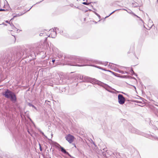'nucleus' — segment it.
<instances>
[{"mask_svg":"<svg viewBox=\"0 0 158 158\" xmlns=\"http://www.w3.org/2000/svg\"><path fill=\"white\" fill-rule=\"evenodd\" d=\"M2 95L6 98L10 99L13 102H15L17 101L16 96L15 94L8 89L3 92Z\"/></svg>","mask_w":158,"mask_h":158,"instance_id":"nucleus-1","label":"nucleus"},{"mask_svg":"<svg viewBox=\"0 0 158 158\" xmlns=\"http://www.w3.org/2000/svg\"><path fill=\"white\" fill-rule=\"evenodd\" d=\"M126 100L123 96L121 94L118 95V101L120 105H123L124 103Z\"/></svg>","mask_w":158,"mask_h":158,"instance_id":"nucleus-2","label":"nucleus"},{"mask_svg":"<svg viewBox=\"0 0 158 158\" xmlns=\"http://www.w3.org/2000/svg\"><path fill=\"white\" fill-rule=\"evenodd\" d=\"M93 81L94 82L93 84H97L98 85L101 86L103 88H104L105 85H107L108 86V85L105 84L100 81L97 80L95 79H93Z\"/></svg>","mask_w":158,"mask_h":158,"instance_id":"nucleus-3","label":"nucleus"},{"mask_svg":"<svg viewBox=\"0 0 158 158\" xmlns=\"http://www.w3.org/2000/svg\"><path fill=\"white\" fill-rule=\"evenodd\" d=\"M93 79H95V78H92L89 77L87 76H85L84 77V82H90V83H92L93 84L94 83L93 81Z\"/></svg>","mask_w":158,"mask_h":158,"instance_id":"nucleus-4","label":"nucleus"},{"mask_svg":"<svg viewBox=\"0 0 158 158\" xmlns=\"http://www.w3.org/2000/svg\"><path fill=\"white\" fill-rule=\"evenodd\" d=\"M66 139L70 143H72L74 140V137L73 136L69 134L65 137Z\"/></svg>","mask_w":158,"mask_h":158,"instance_id":"nucleus-5","label":"nucleus"},{"mask_svg":"<svg viewBox=\"0 0 158 158\" xmlns=\"http://www.w3.org/2000/svg\"><path fill=\"white\" fill-rule=\"evenodd\" d=\"M129 131L132 133L139 134H140L139 131L137 129L133 127H131Z\"/></svg>","mask_w":158,"mask_h":158,"instance_id":"nucleus-6","label":"nucleus"},{"mask_svg":"<svg viewBox=\"0 0 158 158\" xmlns=\"http://www.w3.org/2000/svg\"><path fill=\"white\" fill-rule=\"evenodd\" d=\"M59 148L60 149L61 151V152H63L64 154L67 155L69 156H71L70 155L68 152H67L65 149L63 147L60 146V145H59Z\"/></svg>","mask_w":158,"mask_h":158,"instance_id":"nucleus-7","label":"nucleus"},{"mask_svg":"<svg viewBox=\"0 0 158 158\" xmlns=\"http://www.w3.org/2000/svg\"><path fill=\"white\" fill-rule=\"evenodd\" d=\"M56 29L57 30H59V28H58L57 27H55L54 29H53V33L54 34L52 35V33L51 35V34L49 36H51V37L52 38H55V37L56 36Z\"/></svg>","mask_w":158,"mask_h":158,"instance_id":"nucleus-8","label":"nucleus"},{"mask_svg":"<svg viewBox=\"0 0 158 158\" xmlns=\"http://www.w3.org/2000/svg\"><path fill=\"white\" fill-rule=\"evenodd\" d=\"M104 88L106 90H107L108 91H109L110 92H111V93H114V92L113 91H110L109 90V89H113V90H114L116 91V90L115 89H114L113 88H112L111 87L109 86L108 85V86H107V85H105V86Z\"/></svg>","mask_w":158,"mask_h":158,"instance_id":"nucleus-9","label":"nucleus"},{"mask_svg":"<svg viewBox=\"0 0 158 158\" xmlns=\"http://www.w3.org/2000/svg\"><path fill=\"white\" fill-rule=\"evenodd\" d=\"M124 10H126L127 11V12L129 13L130 14H131V15H133L134 16H136L137 18L140 19V20H142L139 17V16H137V15H136L131 10H126L125 9H124Z\"/></svg>","mask_w":158,"mask_h":158,"instance_id":"nucleus-10","label":"nucleus"},{"mask_svg":"<svg viewBox=\"0 0 158 158\" xmlns=\"http://www.w3.org/2000/svg\"><path fill=\"white\" fill-rule=\"evenodd\" d=\"M130 72L131 73V74L132 75H135V76H137V75L136 73H135L133 71L132 68H131Z\"/></svg>","mask_w":158,"mask_h":158,"instance_id":"nucleus-11","label":"nucleus"},{"mask_svg":"<svg viewBox=\"0 0 158 158\" xmlns=\"http://www.w3.org/2000/svg\"><path fill=\"white\" fill-rule=\"evenodd\" d=\"M27 105L29 106H31V107H33V108H34L35 109H36V107L34 105H33L31 103H27Z\"/></svg>","mask_w":158,"mask_h":158,"instance_id":"nucleus-12","label":"nucleus"},{"mask_svg":"<svg viewBox=\"0 0 158 158\" xmlns=\"http://www.w3.org/2000/svg\"><path fill=\"white\" fill-rule=\"evenodd\" d=\"M23 15V14H17L16 15H13V18H12L10 20V21L12 20H13V18H15V17H16L17 16H19L21 15Z\"/></svg>","mask_w":158,"mask_h":158,"instance_id":"nucleus-13","label":"nucleus"},{"mask_svg":"<svg viewBox=\"0 0 158 158\" xmlns=\"http://www.w3.org/2000/svg\"><path fill=\"white\" fill-rule=\"evenodd\" d=\"M78 78L80 79V80H82L83 79H84L83 76L82 75H80L79 76H78Z\"/></svg>","mask_w":158,"mask_h":158,"instance_id":"nucleus-14","label":"nucleus"},{"mask_svg":"<svg viewBox=\"0 0 158 158\" xmlns=\"http://www.w3.org/2000/svg\"><path fill=\"white\" fill-rule=\"evenodd\" d=\"M93 12L98 17L99 19H100V15L98 14L97 13H96V12H95V11H93Z\"/></svg>","mask_w":158,"mask_h":158,"instance_id":"nucleus-15","label":"nucleus"},{"mask_svg":"<svg viewBox=\"0 0 158 158\" xmlns=\"http://www.w3.org/2000/svg\"><path fill=\"white\" fill-rule=\"evenodd\" d=\"M12 24V23H11ZM10 26H11L12 28L13 29H14V28H15V29H16V28L13 25V24H10Z\"/></svg>","mask_w":158,"mask_h":158,"instance_id":"nucleus-16","label":"nucleus"},{"mask_svg":"<svg viewBox=\"0 0 158 158\" xmlns=\"http://www.w3.org/2000/svg\"><path fill=\"white\" fill-rule=\"evenodd\" d=\"M133 4L134 7H137L138 6V4L137 3H133Z\"/></svg>","mask_w":158,"mask_h":158,"instance_id":"nucleus-17","label":"nucleus"},{"mask_svg":"<svg viewBox=\"0 0 158 158\" xmlns=\"http://www.w3.org/2000/svg\"><path fill=\"white\" fill-rule=\"evenodd\" d=\"M115 11V10H114V11H113V12H112L111 13L110 15H109L108 16H106L105 18H106L107 17H108L110 15H111Z\"/></svg>","mask_w":158,"mask_h":158,"instance_id":"nucleus-18","label":"nucleus"},{"mask_svg":"<svg viewBox=\"0 0 158 158\" xmlns=\"http://www.w3.org/2000/svg\"><path fill=\"white\" fill-rule=\"evenodd\" d=\"M82 4L84 5H88L89 4V3H87L86 2H84L82 3Z\"/></svg>","mask_w":158,"mask_h":158,"instance_id":"nucleus-19","label":"nucleus"},{"mask_svg":"<svg viewBox=\"0 0 158 158\" xmlns=\"http://www.w3.org/2000/svg\"><path fill=\"white\" fill-rule=\"evenodd\" d=\"M97 68H98V69H99L103 70H106L105 69H103L102 68V67H100V66H99L97 67Z\"/></svg>","mask_w":158,"mask_h":158,"instance_id":"nucleus-20","label":"nucleus"},{"mask_svg":"<svg viewBox=\"0 0 158 158\" xmlns=\"http://www.w3.org/2000/svg\"><path fill=\"white\" fill-rule=\"evenodd\" d=\"M118 72H119V73H121L122 74H124V72L123 71H122L119 70L118 71Z\"/></svg>","mask_w":158,"mask_h":158,"instance_id":"nucleus-21","label":"nucleus"},{"mask_svg":"<svg viewBox=\"0 0 158 158\" xmlns=\"http://www.w3.org/2000/svg\"><path fill=\"white\" fill-rule=\"evenodd\" d=\"M6 10H5V9H0V11H6Z\"/></svg>","mask_w":158,"mask_h":158,"instance_id":"nucleus-22","label":"nucleus"},{"mask_svg":"<svg viewBox=\"0 0 158 158\" xmlns=\"http://www.w3.org/2000/svg\"><path fill=\"white\" fill-rule=\"evenodd\" d=\"M40 133L43 135L44 136H45V135H44V133L42 131H40Z\"/></svg>","mask_w":158,"mask_h":158,"instance_id":"nucleus-23","label":"nucleus"},{"mask_svg":"<svg viewBox=\"0 0 158 158\" xmlns=\"http://www.w3.org/2000/svg\"><path fill=\"white\" fill-rule=\"evenodd\" d=\"M91 66H94V67H96L97 68V67L98 66L97 65H91Z\"/></svg>","mask_w":158,"mask_h":158,"instance_id":"nucleus-24","label":"nucleus"},{"mask_svg":"<svg viewBox=\"0 0 158 158\" xmlns=\"http://www.w3.org/2000/svg\"><path fill=\"white\" fill-rule=\"evenodd\" d=\"M85 61V60L83 59H82V60H81V61H80V62H84Z\"/></svg>","mask_w":158,"mask_h":158,"instance_id":"nucleus-25","label":"nucleus"},{"mask_svg":"<svg viewBox=\"0 0 158 158\" xmlns=\"http://www.w3.org/2000/svg\"><path fill=\"white\" fill-rule=\"evenodd\" d=\"M42 1H40V2H37V3H36V4H39V3H40V2H42Z\"/></svg>","mask_w":158,"mask_h":158,"instance_id":"nucleus-26","label":"nucleus"},{"mask_svg":"<svg viewBox=\"0 0 158 158\" xmlns=\"http://www.w3.org/2000/svg\"><path fill=\"white\" fill-rule=\"evenodd\" d=\"M55 61V60H52V62L54 63V62Z\"/></svg>","mask_w":158,"mask_h":158,"instance_id":"nucleus-27","label":"nucleus"},{"mask_svg":"<svg viewBox=\"0 0 158 158\" xmlns=\"http://www.w3.org/2000/svg\"><path fill=\"white\" fill-rule=\"evenodd\" d=\"M42 35H43V33H41L40 34V36H42Z\"/></svg>","mask_w":158,"mask_h":158,"instance_id":"nucleus-28","label":"nucleus"},{"mask_svg":"<svg viewBox=\"0 0 158 158\" xmlns=\"http://www.w3.org/2000/svg\"><path fill=\"white\" fill-rule=\"evenodd\" d=\"M135 102H136L137 103H139V102H139V101H135Z\"/></svg>","mask_w":158,"mask_h":158,"instance_id":"nucleus-29","label":"nucleus"},{"mask_svg":"<svg viewBox=\"0 0 158 158\" xmlns=\"http://www.w3.org/2000/svg\"><path fill=\"white\" fill-rule=\"evenodd\" d=\"M153 26H154V27H155V26H154V24H153V25H152V26H151V28H152V27H153Z\"/></svg>","mask_w":158,"mask_h":158,"instance_id":"nucleus-30","label":"nucleus"},{"mask_svg":"<svg viewBox=\"0 0 158 158\" xmlns=\"http://www.w3.org/2000/svg\"><path fill=\"white\" fill-rule=\"evenodd\" d=\"M8 21H7V20H6V23H8Z\"/></svg>","mask_w":158,"mask_h":158,"instance_id":"nucleus-31","label":"nucleus"},{"mask_svg":"<svg viewBox=\"0 0 158 158\" xmlns=\"http://www.w3.org/2000/svg\"><path fill=\"white\" fill-rule=\"evenodd\" d=\"M63 33V31H62L61 32H60V34H61L62 35V33Z\"/></svg>","mask_w":158,"mask_h":158,"instance_id":"nucleus-32","label":"nucleus"},{"mask_svg":"<svg viewBox=\"0 0 158 158\" xmlns=\"http://www.w3.org/2000/svg\"><path fill=\"white\" fill-rule=\"evenodd\" d=\"M132 78L135 80H136V78L134 77H133Z\"/></svg>","mask_w":158,"mask_h":158,"instance_id":"nucleus-33","label":"nucleus"},{"mask_svg":"<svg viewBox=\"0 0 158 158\" xmlns=\"http://www.w3.org/2000/svg\"><path fill=\"white\" fill-rule=\"evenodd\" d=\"M149 21H150V22L151 21L152 22V20H151L150 19H149Z\"/></svg>","mask_w":158,"mask_h":158,"instance_id":"nucleus-34","label":"nucleus"},{"mask_svg":"<svg viewBox=\"0 0 158 158\" xmlns=\"http://www.w3.org/2000/svg\"><path fill=\"white\" fill-rule=\"evenodd\" d=\"M32 6H32L31 8H30L29 9V10H30L31 9V8H32Z\"/></svg>","mask_w":158,"mask_h":158,"instance_id":"nucleus-35","label":"nucleus"},{"mask_svg":"<svg viewBox=\"0 0 158 158\" xmlns=\"http://www.w3.org/2000/svg\"><path fill=\"white\" fill-rule=\"evenodd\" d=\"M40 151H41V150H42L40 148Z\"/></svg>","mask_w":158,"mask_h":158,"instance_id":"nucleus-36","label":"nucleus"},{"mask_svg":"<svg viewBox=\"0 0 158 158\" xmlns=\"http://www.w3.org/2000/svg\"><path fill=\"white\" fill-rule=\"evenodd\" d=\"M6 1V3H7V2Z\"/></svg>","mask_w":158,"mask_h":158,"instance_id":"nucleus-37","label":"nucleus"},{"mask_svg":"<svg viewBox=\"0 0 158 158\" xmlns=\"http://www.w3.org/2000/svg\"><path fill=\"white\" fill-rule=\"evenodd\" d=\"M95 145L94 143H93Z\"/></svg>","mask_w":158,"mask_h":158,"instance_id":"nucleus-38","label":"nucleus"},{"mask_svg":"<svg viewBox=\"0 0 158 158\" xmlns=\"http://www.w3.org/2000/svg\"><path fill=\"white\" fill-rule=\"evenodd\" d=\"M1 3H2V2H1V3H0V5L1 4Z\"/></svg>","mask_w":158,"mask_h":158,"instance_id":"nucleus-39","label":"nucleus"},{"mask_svg":"<svg viewBox=\"0 0 158 158\" xmlns=\"http://www.w3.org/2000/svg\"><path fill=\"white\" fill-rule=\"evenodd\" d=\"M4 7H5V5H4V6H3Z\"/></svg>","mask_w":158,"mask_h":158,"instance_id":"nucleus-40","label":"nucleus"},{"mask_svg":"<svg viewBox=\"0 0 158 158\" xmlns=\"http://www.w3.org/2000/svg\"><path fill=\"white\" fill-rule=\"evenodd\" d=\"M85 0H83V1H85Z\"/></svg>","mask_w":158,"mask_h":158,"instance_id":"nucleus-41","label":"nucleus"}]
</instances>
